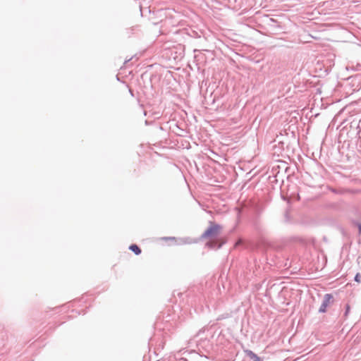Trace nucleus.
<instances>
[{"instance_id":"9","label":"nucleus","mask_w":361,"mask_h":361,"mask_svg":"<svg viewBox=\"0 0 361 361\" xmlns=\"http://www.w3.org/2000/svg\"><path fill=\"white\" fill-rule=\"evenodd\" d=\"M356 226L358 228L359 233L361 234V223H357Z\"/></svg>"},{"instance_id":"1","label":"nucleus","mask_w":361,"mask_h":361,"mask_svg":"<svg viewBox=\"0 0 361 361\" xmlns=\"http://www.w3.org/2000/svg\"><path fill=\"white\" fill-rule=\"evenodd\" d=\"M221 228H222L219 224H215L212 221H209V226L202 234L201 238L207 239L215 238L218 236V235L220 233Z\"/></svg>"},{"instance_id":"4","label":"nucleus","mask_w":361,"mask_h":361,"mask_svg":"<svg viewBox=\"0 0 361 361\" xmlns=\"http://www.w3.org/2000/svg\"><path fill=\"white\" fill-rule=\"evenodd\" d=\"M246 354L251 360H252V361H262L261 357H259L257 354L253 353L252 350H247Z\"/></svg>"},{"instance_id":"5","label":"nucleus","mask_w":361,"mask_h":361,"mask_svg":"<svg viewBox=\"0 0 361 361\" xmlns=\"http://www.w3.org/2000/svg\"><path fill=\"white\" fill-rule=\"evenodd\" d=\"M129 250L133 252L136 255H138L141 253V249L136 244L130 245Z\"/></svg>"},{"instance_id":"2","label":"nucleus","mask_w":361,"mask_h":361,"mask_svg":"<svg viewBox=\"0 0 361 361\" xmlns=\"http://www.w3.org/2000/svg\"><path fill=\"white\" fill-rule=\"evenodd\" d=\"M333 296L331 294H325L322 302V305L319 309V312L324 313L326 312L327 307L332 302Z\"/></svg>"},{"instance_id":"8","label":"nucleus","mask_w":361,"mask_h":361,"mask_svg":"<svg viewBox=\"0 0 361 361\" xmlns=\"http://www.w3.org/2000/svg\"><path fill=\"white\" fill-rule=\"evenodd\" d=\"M354 280H355L356 282L360 283V281H361V275H360L359 273H357V274L355 275V278H354Z\"/></svg>"},{"instance_id":"10","label":"nucleus","mask_w":361,"mask_h":361,"mask_svg":"<svg viewBox=\"0 0 361 361\" xmlns=\"http://www.w3.org/2000/svg\"><path fill=\"white\" fill-rule=\"evenodd\" d=\"M129 91H130V94H131L132 96H133V91H132L131 90H129Z\"/></svg>"},{"instance_id":"11","label":"nucleus","mask_w":361,"mask_h":361,"mask_svg":"<svg viewBox=\"0 0 361 361\" xmlns=\"http://www.w3.org/2000/svg\"><path fill=\"white\" fill-rule=\"evenodd\" d=\"M360 122H361V119L360 120L359 123H360Z\"/></svg>"},{"instance_id":"7","label":"nucleus","mask_w":361,"mask_h":361,"mask_svg":"<svg viewBox=\"0 0 361 361\" xmlns=\"http://www.w3.org/2000/svg\"><path fill=\"white\" fill-rule=\"evenodd\" d=\"M350 312V306L349 305H345V313H344V317L346 318L348 317V314Z\"/></svg>"},{"instance_id":"6","label":"nucleus","mask_w":361,"mask_h":361,"mask_svg":"<svg viewBox=\"0 0 361 361\" xmlns=\"http://www.w3.org/2000/svg\"><path fill=\"white\" fill-rule=\"evenodd\" d=\"M207 245L211 248L219 249L222 246V244L217 245L216 242H208Z\"/></svg>"},{"instance_id":"3","label":"nucleus","mask_w":361,"mask_h":361,"mask_svg":"<svg viewBox=\"0 0 361 361\" xmlns=\"http://www.w3.org/2000/svg\"><path fill=\"white\" fill-rule=\"evenodd\" d=\"M265 24L269 26L272 31H276L278 28H281V25L278 21L274 18L266 17L264 20Z\"/></svg>"}]
</instances>
